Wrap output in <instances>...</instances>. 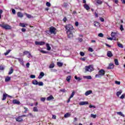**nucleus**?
I'll return each mask as SVG.
<instances>
[{
  "mask_svg": "<svg viewBox=\"0 0 125 125\" xmlns=\"http://www.w3.org/2000/svg\"><path fill=\"white\" fill-rule=\"evenodd\" d=\"M65 29L67 30L66 34L67 35L68 38L69 39L73 38V30H74V27L72 24H68L65 26Z\"/></svg>",
  "mask_w": 125,
  "mask_h": 125,
  "instance_id": "f257e3e1",
  "label": "nucleus"
},
{
  "mask_svg": "<svg viewBox=\"0 0 125 125\" xmlns=\"http://www.w3.org/2000/svg\"><path fill=\"white\" fill-rule=\"evenodd\" d=\"M0 27H1V28L5 30H11V26L8 24H0Z\"/></svg>",
  "mask_w": 125,
  "mask_h": 125,
  "instance_id": "f03ea898",
  "label": "nucleus"
},
{
  "mask_svg": "<svg viewBox=\"0 0 125 125\" xmlns=\"http://www.w3.org/2000/svg\"><path fill=\"white\" fill-rule=\"evenodd\" d=\"M105 75V70L104 69H101L99 71L98 74L95 75V78H100L101 76H104Z\"/></svg>",
  "mask_w": 125,
  "mask_h": 125,
  "instance_id": "7ed1b4c3",
  "label": "nucleus"
},
{
  "mask_svg": "<svg viewBox=\"0 0 125 125\" xmlns=\"http://www.w3.org/2000/svg\"><path fill=\"white\" fill-rule=\"evenodd\" d=\"M49 30L51 33V35H56V28L53 26L49 27Z\"/></svg>",
  "mask_w": 125,
  "mask_h": 125,
  "instance_id": "20e7f679",
  "label": "nucleus"
},
{
  "mask_svg": "<svg viewBox=\"0 0 125 125\" xmlns=\"http://www.w3.org/2000/svg\"><path fill=\"white\" fill-rule=\"evenodd\" d=\"M85 68L86 72H92L93 69V66L92 65L86 66Z\"/></svg>",
  "mask_w": 125,
  "mask_h": 125,
  "instance_id": "39448f33",
  "label": "nucleus"
},
{
  "mask_svg": "<svg viewBox=\"0 0 125 125\" xmlns=\"http://www.w3.org/2000/svg\"><path fill=\"white\" fill-rule=\"evenodd\" d=\"M27 54H28L27 55L28 58H33V56H32V54H31L30 52L28 51H25L23 52V55H27Z\"/></svg>",
  "mask_w": 125,
  "mask_h": 125,
  "instance_id": "423d86ee",
  "label": "nucleus"
},
{
  "mask_svg": "<svg viewBox=\"0 0 125 125\" xmlns=\"http://www.w3.org/2000/svg\"><path fill=\"white\" fill-rule=\"evenodd\" d=\"M35 43L36 45H43L45 44V42L36 41L35 42Z\"/></svg>",
  "mask_w": 125,
  "mask_h": 125,
  "instance_id": "0eeeda50",
  "label": "nucleus"
},
{
  "mask_svg": "<svg viewBox=\"0 0 125 125\" xmlns=\"http://www.w3.org/2000/svg\"><path fill=\"white\" fill-rule=\"evenodd\" d=\"M107 57H109L110 58L111 57H113V53H112V52L111 51H108L107 52Z\"/></svg>",
  "mask_w": 125,
  "mask_h": 125,
  "instance_id": "6e6552de",
  "label": "nucleus"
},
{
  "mask_svg": "<svg viewBox=\"0 0 125 125\" xmlns=\"http://www.w3.org/2000/svg\"><path fill=\"white\" fill-rule=\"evenodd\" d=\"M53 99H54V97L52 95H50L46 98L47 101H50V100H53Z\"/></svg>",
  "mask_w": 125,
  "mask_h": 125,
  "instance_id": "1a4fd4ad",
  "label": "nucleus"
},
{
  "mask_svg": "<svg viewBox=\"0 0 125 125\" xmlns=\"http://www.w3.org/2000/svg\"><path fill=\"white\" fill-rule=\"evenodd\" d=\"M21 116H19L18 118L16 119L17 122H19V123H21V122H23V119L21 118Z\"/></svg>",
  "mask_w": 125,
  "mask_h": 125,
  "instance_id": "9d476101",
  "label": "nucleus"
},
{
  "mask_svg": "<svg viewBox=\"0 0 125 125\" xmlns=\"http://www.w3.org/2000/svg\"><path fill=\"white\" fill-rule=\"evenodd\" d=\"M44 76V73L42 72H41L38 76V79L39 80H41V79H42V77Z\"/></svg>",
  "mask_w": 125,
  "mask_h": 125,
  "instance_id": "9b49d317",
  "label": "nucleus"
},
{
  "mask_svg": "<svg viewBox=\"0 0 125 125\" xmlns=\"http://www.w3.org/2000/svg\"><path fill=\"white\" fill-rule=\"evenodd\" d=\"M79 105H87V104H88V102H80L79 103Z\"/></svg>",
  "mask_w": 125,
  "mask_h": 125,
  "instance_id": "f8f14e48",
  "label": "nucleus"
},
{
  "mask_svg": "<svg viewBox=\"0 0 125 125\" xmlns=\"http://www.w3.org/2000/svg\"><path fill=\"white\" fill-rule=\"evenodd\" d=\"M13 104H17V105H19L20 104V102L17 100H13Z\"/></svg>",
  "mask_w": 125,
  "mask_h": 125,
  "instance_id": "ddd939ff",
  "label": "nucleus"
},
{
  "mask_svg": "<svg viewBox=\"0 0 125 125\" xmlns=\"http://www.w3.org/2000/svg\"><path fill=\"white\" fill-rule=\"evenodd\" d=\"M91 93H92V91L90 90L87 91L85 93V95L86 96H88V95H89V94H91Z\"/></svg>",
  "mask_w": 125,
  "mask_h": 125,
  "instance_id": "4468645a",
  "label": "nucleus"
},
{
  "mask_svg": "<svg viewBox=\"0 0 125 125\" xmlns=\"http://www.w3.org/2000/svg\"><path fill=\"white\" fill-rule=\"evenodd\" d=\"M11 80V78L9 76H7L5 79V83H8L9 81Z\"/></svg>",
  "mask_w": 125,
  "mask_h": 125,
  "instance_id": "2eb2a0df",
  "label": "nucleus"
},
{
  "mask_svg": "<svg viewBox=\"0 0 125 125\" xmlns=\"http://www.w3.org/2000/svg\"><path fill=\"white\" fill-rule=\"evenodd\" d=\"M83 6H84V8H85V9H86V10H89V9H90L89 6H88V5H87V4H85L83 5Z\"/></svg>",
  "mask_w": 125,
  "mask_h": 125,
  "instance_id": "dca6fc26",
  "label": "nucleus"
},
{
  "mask_svg": "<svg viewBox=\"0 0 125 125\" xmlns=\"http://www.w3.org/2000/svg\"><path fill=\"white\" fill-rule=\"evenodd\" d=\"M32 83L35 85H38V84H39V82L36 80H34L32 81Z\"/></svg>",
  "mask_w": 125,
  "mask_h": 125,
  "instance_id": "f3484780",
  "label": "nucleus"
},
{
  "mask_svg": "<svg viewBox=\"0 0 125 125\" xmlns=\"http://www.w3.org/2000/svg\"><path fill=\"white\" fill-rule=\"evenodd\" d=\"M107 69H114V64L113 63H110L108 67H107Z\"/></svg>",
  "mask_w": 125,
  "mask_h": 125,
  "instance_id": "a211bd4d",
  "label": "nucleus"
},
{
  "mask_svg": "<svg viewBox=\"0 0 125 125\" xmlns=\"http://www.w3.org/2000/svg\"><path fill=\"white\" fill-rule=\"evenodd\" d=\"M38 50H39V51H40L42 53H43V54L48 53V52L44 51L43 50H42V49H39Z\"/></svg>",
  "mask_w": 125,
  "mask_h": 125,
  "instance_id": "6ab92c4d",
  "label": "nucleus"
},
{
  "mask_svg": "<svg viewBox=\"0 0 125 125\" xmlns=\"http://www.w3.org/2000/svg\"><path fill=\"white\" fill-rule=\"evenodd\" d=\"M17 59L19 60L21 65H24V62L22 59L17 58Z\"/></svg>",
  "mask_w": 125,
  "mask_h": 125,
  "instance_id": "aec40b11",
  "label": "nucleus"
},
{
  "mask_svg": "<svg viewBox=\"0 0 125 125\" xmlns=\"http://www.w3.org/2000/svg\"><path fill=\"white\" fill-rule=\"evenodd\" d=\"M117 115H119V116H121V117H123V118H125V115L123 114V112H117Z\"/></svg>",
  "mask_w": 125,
  "mask_h": 125,
  "instance_id": "412c9836",
  "label": "nucleus"
},
{
  "mask_svg": "<svg viewBox=\"0 0 125 125\" xmlns=\"http://www.w3.org/2000/svg\"><path fill=\"white\" fill-rule=\"evenodd\" d=\"M46 46L47 47V50H51V47H50V46L49 45V44L48 43H46Z\"/></svg>",
  "mask_w": 125,
  "mask_h": 125,
  "instance_id": "4be33fe9",
  "label": "nucleus"
},
{
  "mask_svg": "<svg viewBox=\"0 0 125 125\" xmlns=\"http://www.w3.org/2000/svg\"><path fill=\"white\" fill-rule=\"evenodd\" d=\"M122 93H123V91H122V90L117 92V93H116L117 96L118 97H119V96H120V95H121Z\"/></svg>",
  "mask_w": 125,
  "mask_h": 125,
  "instance_id": "5701e85b",
  "label": "nucleus"
},
{
  "mask_svg": "<svg viewBox=\"0 0 125 125\" xmlns=\"http://www.w3.org/2000/svg\"><path fill=\"white\" fill-rule=\"evenodd\" d=\"M13 68L12 67L10 68L9 71L8 72V75H11L13 73Z\"/></svg>",
  "mask_w": 125,
  "mask_h": 125,
  "instance_id": "b1692460",
  "label": "nucleus"
},
{
  "mask_svg": "<svg viewBox=\"0 0 125 125\" xmlns=\"http://www.w3.org/2000/svg\"><path fill=\"white\" fill-rule=\"evenodd\" d=\"M83 79H87V80H91V76H86L83 77Z\"/></svg>",
  "mask_w": 125,
  "mask_h": 125,
  "instance_id": "393cba45",
  "label": "nucleus"
},
{
  "mask_svg": "<svg viewBox=\"0 0 125 125\" xmlns=\"http://www.w3.org/2000/svg\"><path fill=\"white\" fill-rule=\"evenodd\" d=\"M6 97H7V94L4 93L3 94V98L2 99V100H5L6 99Z\"/></svg>",
  "mask_w": 125,
  "mask_h": 125,
  "instance_id": "a878e982",
  "label": "nucleus"
},
{
  "mask_svg": "<svg viewBox=\"0 0 125 125\" xmlns=\"http://www.w3.org/2000/svg\"><path fill=\"white\" fill-rule=\"evenodd\" d=\"M17 15L18 17H20L21 18H22V17H23V14H22V13L21 12H18L17 13Z\"/></svg>",
  "mask_w": 125,
  "mask_h": 125,
  "instance_id": "bb28decb",
  "label": "nucleus"
},
{
  "mask_svg": "<svg viewBox=\"0 0 125 125\" xmlns=\"http://www.w3.org/2000/svg\"><path fill=\"white\" fill-rule=\"evenodd\" d=\"M24 14H25V15H26V16L27 18H29V19L33 18V16H32V15H31L29 14H27V13H25Z\"/></svg>",
  "mask_w": 125,
  "mask_h": 125,
  "instance_id": "cd10ccee",
  "label": "nucleus"
},
{
  "mask_svg": "<svg viewBox=\"0 0 125 125\" xmlns=\"http://www.w3.org/2000/svg\"><path fill=\"white\" fill-rule=\"evenodd\" d=\"M117 45L119 47H120L121 48H124V46L123 45V44L121 43H117Z\"/></svg>",
  "mask_w": 125,
  "mask_h": 125,
  "instance_id": "c85d7f7f",
  "label": "nucleus"
},
{
  "mask_svg": "<svg viewBox=\"0 0 125 125\" xmlns=\"http://www.w3.org/2000/svg\"><path fill=\"white\" fill-rule=\"evenodd\" d=\"M71 78V76H68L66 77V80L67 81V82H68V83H70Z\"/></svg>",
  "mask_w": 125,
  "mask_h": 125,
  "instance_id": "c756f323",
  "label": "nucleus"
},
{
  "mask_svg": "<svg viewBox=\"0 0 125 125\" xmlns=\"http://www.w3.org/2000/svg\"><path fill=\"white\" fill-rule=\"evenodd\" d=\"M75 80H77L78 82H80V81H82V78H81L80 77H77V76H75L74 77Z\"/></svg>",
  "mask_w": 125,
  "mask_h": 125,
  "instance_id": "7c9ffc66",
  "label": "nucleus"
},
{
  "mask_svg": "<svg viewBox=\"0 0 125 125\" xmlns=\"http://www.w3.org/2000/svg\"><path fill=\"white\" fill-rule=\"evenodd\" d=\"M114 62H115V65H116V66L119 65V61H118V59H115L114 60Z\"/></svg>",
  "mask_w": 125,
  "mask_h": 125,
  "instance_id": "2f4dec72",
  "label": "nucleus"
},
{
  "mask_svg": "<svg viewBox=\"0 0 125 125\" xmlns=\"http://www.w3.org/2000/svg\"><path fill=\"white\" fill-rule=\"evenodd\" d=\"M20 26H21V27H22V28H26V25H25V23H20Z\"/></svg>",
  "mask_w": 125,
  "mask_h": 125,
  "instance_id": "473e14b6",
  "label": "nucleus"
},
{
  "mask_svg": "<svg viewBox=\"0 0 125 125\" xmlns=\"http://www.w3.org/2000/svg\"><path fill=\"white\" fill-rule=\"evenodd\" d=\"M70 116L71 114L70 113H67L64 115V118H69V117H70Z\"/></svg>",
  "mask_w": 125,
  "mask_h": 125,
  "instance_id": "72a5a7b5",
  "label": "nucleus"
},
{
  "mask_svg": "<svg viewBox=\"0 0 125 125\" xmlns=\"http://www.w3.org/2000/svg\"><path fill=\"white\" fill-rule=\"evenodd\" d=\"M57 64L59 67H62L63 66V63L62 62H57Z\"/></svg>",
  "mask_w": 125,
  "mask_h": 125,
  "instance_id": "f704fd0d",
  "label": "nucleus"
},
{
  "mask_svg": "<svg viewBox=\"0 0 125 125\" xmlns=\"http://www.w3.org/2000/svg\"><path fill=\"white\" fill-rule=\"evenodd\" d=\"M94 26H95V27H98V26H99V23L97 21H95L94 22Z\"/></svg>",
  "mask_w": 125,
  "mask_h": 125,
  "instance_id": "c9c22d12",
  "label": "nucleus"
},
{
  "mask_svg": "<svg viewBox=\"0 0 125 125\" xmlns=\"http://www.w3.org/2000/svg\"><path fill=\"white\" fill-rule=\"evenodd\" d=\"M97 3H98V4H102L103 2L101 0H97Z\"/></svg>",
  "mask_w": 125,
  "mask_h": 125,
  "instance_id": "e433bc0d",
  "label": "nucleus"
},
{
  "mask_svg": "<svg viewBox=\"0 0 125 125\" xmlns=\"http://www.w3.org/2000/svg\"><path fill=\"white\" fill-rule=\"evenodd\" d=\"M68 5H69V4H68V3H66V2H64L63 3V5H62V6L63 7H68Z\"/></svg>",
  "mask_w": 125,
  "mask_h": 125,
  "instance_id": "4c0bfd02",
  "label": "nucleus"
},
{
  "mask_svg": "<svg viewBox=\"0 0 125 125\" xmlns=\"http://www.w3.org/2000/svg\"><path fill=\"white\" fill-rule=\"evenodd\" d=\"M33 111L34 112H39V110L38 109V108L36 106L33 107Z\"/></svg>",
  "mask_w": 125,
  "mask_h": 125,
  "instance_id": "58836bf2",
  "label": "nucleus"
},
{
  "mask_svg": "<svg viewBox=\"0 0 125 125\" xmlns=\"http://www.w3.org/2000/svg\"><path fill=\"white\" fill-rule=\"evenodd\" d=\"M75 91H73L71 93L70 98H73V97H74V95H75Z\"/></svg>",
  "mask_w": 125,
  "mask_h": 125,
  "instance_id": "ea45409f",
  "label": "nucleus"
},
{
  "mask_svg": "<svg viewBox=\"0 0 125 125\" xmlns=\"http://www.w3.org/2000/svg\"><path fill=\"white\" fill-rule=\"evenodd\" d=\"M46 6H48V7H50L51 6V4H50V2H47L46 3Z\"/></svg>",
  "mask_w": 125,
  "mask_h": 125,
  "instance_id": "a19ab883",
  "label": "nucleus"
},
{
  "mask_svg": "<svg viewBox=\"0 0 125 125\" xmlns=\"http://www.w3.org/2000/svg\"><path fill=\"white\" fill-rule=\"evenodd\" d=\"M10 51H11V50H8L6 53H4V55H8V54L10 52Z\"/></svg>",
  "mask_w": 125,
  "mask_h": 125,
  "instance_id": "79ce46f5",
  "label": "nucleus"
},
{
  "mask_svg": "<svg viewBox=\"0 0 125 125\" xmlns=\"http://www.w3.org/2000/svg\"><path fill=\"white\" fill-rule=\"evenodd\" d=\"M49 68L50 69H52V68H54V63H52V64H50Z\"/></svg>",
  "mask_w": 125,
  "mask_h": 125,
  "instance_id": "37998d69",
  "label": "nucleus"
},
{
  "mask_svg": "<svg viewBox=\"0 0 125 125\" xmlns=\"http://www.w3.org/2000/svg\"><path fill=\"white\" fill-rule=\"evenodd\" d=\"M38 85L40 86H42V85H43V83H42V82H38Z\"/></svg>",
  "mask_w": 125,
  "mask_h": 125,
  "instance_id": "c03bdc74",
  "label": "nucleus"
},
{
  "mask_svg": "<svg viewBox=\"0 0 125 125\" xmlns=\"http://www.w3.org/2000/svg\"><path fill=\"white\" fill-rule=\"evenodd\" d=\"M45 33H46V34H47V35H51V33L50 32V30H46L45 31Z\"/></svg>",
  "mask_w": 125,
  "mask_h": 125,
  "instance_id": "a18cd8bd",
  "label": "nucleus"
},
{
  "mask_svg": "<svg viewBox=\"0 0 125 125\" xmlns=\"http://www.w3.org/2000/svg\"><path fill=\"white\" fill-rule=\"evenodd\" d=\"M111 37H112V38H115V37H116V33L112 32L111 33Z\"/></svg>",
  "mask_w": 125,
  "mask_h": 125,
  "instance_id": "49530a36",
  "label": "nucleus"
},
{
  "mask_svg": "<svg viewBox=\"0 0 125 125\" xmlns=\"http://www.w3.org/2000/svg\"><path fill=\"white\" fill-rule=\"evenodd\" d=\"M45 99H46V98H41V101L42 102H44V101H45Z\"/></svg>",
  "mask_w": 125,
  "mask_h": 125,
  "instance_id": "de8ad7c7",
  "label": "nucleus"
},
{
  "mask_svg": "<svg viewBox=\"0 0 125 125\" xmlns=\"http://www.w3.org/2000/svg\"><path fill=\"white\" fill-rule=\"evenodd\" d=\"M4 70V67L2 65H0V71H3Z\"/></svg>",
  "mask_w": 125,
  "mask_h": 125,
  "instance_id": "09e8293b",
  "label": "nucleus"
},
{
  "mask_svg": "<svg viewBox=\"0 0 125 125\" xmlns=\"http://www.w3.org/2000/svg\"><path fill=\"white\" fill-rule=\"evenodd\" d=\"M98 36L100 37V38H103V37H104V35L101 33L98 34Z\"/></svg>",
  "mask_w": 125,
  "mask_h": 125,
  "instance_id": "8fccbe9b",
  "label": "nucleus"
},
{
  "mask_svg": "<svg viewBox=\"0 0 125 125\" xmlns=\"http://www.w3.org/2000/svg\"><path fill=\"white\" fill-rule=\"evenodd\" d=\"M91 118H93V119H96V115L91 114Z\"/></svg>",
  "mask_w": 125,
  "mask_h": 125,
  "instance_id": "3c124183",
  "label": "nucleus"
},
{
  "mask_svg": "<svg viewBox=\"0 0 125 125\" xmlns=\"http://www.w3.org/2000/svg\"><path fill=\"white\" fill-rule=\"evenodd\" d=\"M12 12L13 14H16V11L14 9H12Z\"/></svg>",
  "mask_w": 125,
  "mask_h": 125,
  "instance_id": "603ef678",
  "label": "nucleus"
},
{
  "mask_svg": "<svg viewBox=\"0 0 125 125\" xmlns=\"http://www.w3.org/2000/svg\"><path fill=\"white\" fill-rule=\"evenodd\" d=\"M60 91L62 92H66V89H65V88L63 89H61Z\"/></svg>",
  "mask_w": 125,
  "mask_h": 125,
  "instance_id": "864d4df0",
  "label": "nucleus"
},
{
  "mask_svg": "<svg viewBox=\"0 0 125 125\" xmlns=\"http://www.w3.org/2000/svg\"><path fill=\"white\" fill-rule=\"evenodd\" d=\"M88 51H90V52H93V49H92V48L89 47L88 48Z\"/></svg>",
  "mask_w": 125,
  "mask_h": 125,
  "instance_id": "5fc2aeb1",
  "label": "nucleus"
},
{
  "mask_svg": "<svg viewBox=\"0 0 125 125\" xmlns=\"http://www.w3.org/2000/svg\"><path fill=\"white\" fill-rule=\"evenodd\" d=\"M89 108H94V109H95V108H96V106H95V105H90L89 106Z\"/></svg>",
  "mask_w": 125,
  "mask_h": 125,
  "instance_id": "6e6d98bb",
  "label": "nucleus"
},
{
  "mask_svg": "<svg viewBox=\"0 0 125 125\" xmlns=\"http://www.w3.org/2000/svg\"><path fill=\"white\" fill-rule=\"evenodd\" d=\"M115 83L116 84H118V85H120V84H121V82H120V81H115Z\"/></svg>",
  "mask_w": 125,
  "mask_h": 125,
  "instance_id": "4d7b16f0",
  "label": "nucleus"
},
{
  "mask_svg": "<svg viewBox=\"0 0 125 125\" xmlns=\"http://www.w3.org/2000/svg\"><path fill=\"white\" fill-rule=\"evenodd\" d=\"M31 79H35L36 78V75H30Z\"/></svg>",
  "mask_w": 125,
  "mask_h": 125,
  "instance_id": "13d9d810",
  "label": "nucleus"
},
{
  "mask_svg": "<svg viewBox=\"0 0 125 125\" xmlns=\"http://www.w3.org/2000/svg\"><path fill=\"white\" fill-rule=\"evenodd\" d=\"M81 56H84V53L83 52H81L80 53Z\"/></svg>",
  "mask_w": 125,
  "mask_h": 125,
  "instance_id": "bf43d9fd",
  "label": "nucleus"
},
{
  "mask_svg": "<svg viewBox=\"0 0 125 125\" xmlns=\"http://www.w3.org/2000/svg\"><path fill=\"white\" fill-rule=\"evenodd\" d=\"M86 59V57H83V58H82L81 59V60H82V61H85Z\"/></svg>",
  "mask_w": 125,
  "mask_h": 125,
  "instance_id": "052dcab7",
  "label": "nucleus"
},
{
  "mask_svg": "<svg viewBox=\"0 0 125 125\" xmlns=\"http://www.w3.org/2000/svg\"><path fill=\"white\" fill-rule=\"evenodd\" d=\"M120 30L121 31H124V26H123V25L122 24L120 25Z\"/></svg>",
  "mask_w": 125,
  "mask_h": 125,
  "instance_id": "680f3d73",
  "label": "nucleus"
},
{
  "mask_svg": "<svg viewBox=\"0 0 125 125\" xmlns=\"http://www.w3.org/2000/svg\"><path fill=\"white\" fill-rule=\"evenodd\" d=\"M100 21H101V22H104V18H100Z\"/></svg>",
  "mask_w": 125,
  "mask_h": 125,
  "instance_id": "e2e57ef3",
  "label": "nucleus"
},
{
  "mask_svg": "<svg viewBox=\"0 0 125 125\" xmlns=\"http://www.w3.org/2000/svg\"><path fill=\"white\" fill-rule=\"evenodd\" d=\"M121 99H124L125 98V94H123L122 95V96L120 97Z\"/></svg>",
  "mask_w": 125,
  "mask_h": 125,
  "instance_id": "0e129e2a",
  "label": "nucleus"
},
{
  "mask_svg": "<svg viewBox=\"0 0 125 125\" xmlns=\"http://www.w3.org/2000/svg\"><path fill=\"white\" fill-rule=\"evenodd\" d=\"M29 67H30V63L27 62V63H26V67H27V68H29Z\"/></svg>",
  "mask_w": 125,
  "mask_h": 125,
  "instance_id": "69168bd1",
  "label": "nucleus"
},
{
  "mask_svg": "<svg viewBox=\"0 0 125 125\" xmlns=\"http://www.w3.org/2000/svg\"><path fill=\"white\" fill-rule=\"evenodd\" d=\"M52 119H54V120H56V115H53Z\"/></svg>",
  "mask_w": 125,
  "mask_h": 125,
  "instance_id": "338daca9",
  "label": "nucleus"
},
{
  "mask_svg": "<svg viewBox=\"0 0 125 125\" xmlns=\"http://www.w3.org/2000/svg\"><path fill=\"white\" fill-rule=\"evenodd\" d=\"M75 26H76L77 27H78V26H79V22L76 21L75 23Z\"/></svg>",
  "mask_w": 125,
  "mask_h": 125,
  "instance_id": "774afa93",
  "label": "nucleus"
}]
</instances>
